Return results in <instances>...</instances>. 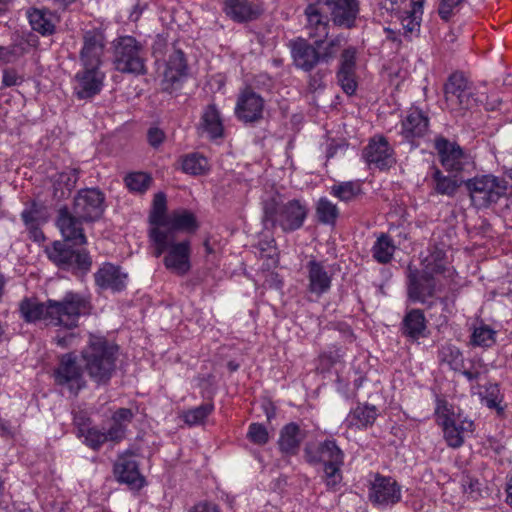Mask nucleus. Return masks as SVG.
Masks as SVG:
<instances>
[{
	"mask_svg": "<svg viewBox=\"0 0 512 512\" xmlns=\"http://www.w3.org/2000/svg\"><path fill=\"white\" fill-rule=\"evenodd\" d=\"M89 301L81 294L67 292L62 299H48L46 302H38L35 299L21 301L19 311L27 322L42 320L46 325L63 327L67 330L78 326L82 315L88 314Z\"/></svg>",
	"mask_w": 512,
	"mask_h": 512,
	"instance_id": "nucleus-1",
	"label": "nucleus"
},
{
	"mask_svg": "<svg viewBox=\"0 0 512 512\" xmlns=\"http://www.w3.org/2000/svg\"><path fill=\"white\" fill-rule=\"evenodd\" d=\"M117 346L105 338L89 336L87 345L81 351L84 371L97 384H106L111 379L117 359Z\"/></svg>",
	"mask_w": 512,
	"mask_h": 512,
	"instance_id": "nucleus-2",
	"label": "nucleus"
},
{
	"mask_svg": "<svg viewBox=\"0 0 512 512\" xmlns=\"http://www.w3.org/2000/svg\"><path fill=\"white\" fill-rule=\"evenodd\" d=\"M263 221L265 225H279L284 232L299 229L307 216V209L298 200L283 204L282 196L277 192L263 198Z\"/></svg>",
	"mask_w": 512,
	"mask_h": 512,
	"instance_id": "nucleus-3",
	"label": "nucleus"
},
{
	"mask_svg": "<svg viewBox=\"0 0 512 512\" xmlns=\"http://www.w3.org/2000/svg\"><path fill=\"white\" fill-rule=\"evenodd\" d=\"M150 238L154 244L155 257H159L164 251V265L167 269L183 275L190 269V242H175L173 232L165 227H153L150 230Z\"/></svg>",
	"mask_w": 512,
	"mask_h": 512,
	"instance_id": "nucleus-4",
	"label": "nucleus"
},
{
	"mask_svg": "<svg viewBox=\"0 0 512 512\" xmlns=\"http://www.w3.org/2000/svg\"><path fill=\"white\" fill-rule=\"evenodd\" d=\"M304 452L309 463L324 464L326 486L336 490L342 481L341 467L344 463V454L335 441L326 440L318 445H307Z\"/></svg>",
	"mask_w": 512,
	"mask_h": 512,
	"instance_id": "nucleus-5",
	"label": "nucleus"
},
{
	"mask_svg": "<svg viewBox=\"0 0 512 512\" xmlns=\"http://www.w3.org/2000/svg\"><path fill=\"white\" fill-rule=\"evenodd\" d=\"M422 274L417 269L408 266V295L414 301L424 303L427 297L433 296L436 291V282L433 274L443 273L445 270L443 253L437 251L427 257L424 262Z\"/></svg>",
	"mask_w": 512,
	"mask_h": 512,
	"instance_id": "nucleus-6",
	"label": "nucleus"
},
{
	"mask_svg": "<svg viewBox=\"0 0 512 512\" xmlns=\"http://www.w3.org/2000/svg\"><path fill=\"white\" fill-rule=\"evenodd\" d=\"M113 65L121 73H146L144 46L132 36H121L113 41Z\"/></svg>",
	"mask_w": 512,
	"mask_h": 512,
	"instance_id": "nucleus-7",
	"label": "nucleus"
},
{
	"mask_svg": "<svg viewBox=\"0 0 512 512\" xmlns=\"http://www.w3.org/2000/svg\"><path fill=\"white\" fill-rule=\"evenodd\" d=\"M472 204L487 208L507 194V181L493 174L479 175L465 181Z\"/></svg>",
	"mask_w": 512,
	"mask_h": 512,
	"instance_id": "nucleus-8",
	"label": "nucleus"
},
{
	"mask_svg": "<svg viewBox=\"0 0 512 512\" xmlns=\"http://www.w3.org/2000/svg\"><path fill=\"white\" fill-rule=\"evenodd\" d=\"M435 413L448 446L451 448L462 446L465 437L473 432V421L462 418L461 415H455L446 401H438Z\"/></svg>",
	"mask_w": 512,
	"mask_h": 512,
	"instance_id": "nucleus-9",
	"label": "nucleus"
},
{
	"mask_svg": "<svg viewBox=\"0 0 512 512\" xmlns=\"http://www.w3.org/2000/svg\"><path fill=\"white\" fill-rule=\"evenodd\" d=\"M72 210L85 223L95 222L105 210V195L98 188H85L74 197Z\"/></svg>",
	"mask_w": 512,
	"mask_h": 512,
	"instance_id": "nucleus-10",
	"label": "nucleus"
},
{
	"mask_svg": "<svg viewBox=\"0 0 512 512\" xmlns=\"http://www.w3.org/2000/svg\"><path fill=\"white\" fill-rule=\"evenodd\" d=\"M67 242H54L52 247L47 249L49 259L63 269L88 271L91 266L89 255L84 250L71 248Z\"/></svg>",
	"mask_w": 512,
	"mask_h": 512,
	"instance_id": "nucleus-11",
	"label": "nucleus"
},
{
	"mask_svg": "<svg viewBox=\"0 0 512 512\" xmlns=\"http://www.w3.org/2000/svg\"><path fill=\"white\" fill-rule=\"evenodd\" d=\"M472 89L461 73H453L444 85L446 107L450 111H461L472 106Z\"/></svg>",
	"mask_w": 512,
	"mask_h": 512,
	"instance_id": "nucleus-12",
	"label": "nucleus"
},
{
	"mask_svg": "<svg viewBox=\"0 0 512 512\" xmlns=\"http://www.w3.org/2000/svg\"><path fill=\"white\" fill-rule=\"evenodd\" d=\"M104 80L101 66H81L72 79L74 95L78 99H90L100 93Z\"/></svg>",
	"mask_w": 512,
	"mask_h": 512,
	"instance_id": "nucleus-13",
	"label": "nucleus"
},
{
	"mask_svg": "<svg viewBox=\"0 0 512 512\" xmlns=\"http://www.w3.org/2000/svg\"><path fill=\"white\" fill-rule=\"evenodd\" d=\"M82 47L79 51L81 66H102L106 49V37L98 28L85 30L82 33Z\"/></svg>",
	"mask_w": 512,
	"mask_h": 512,
	"instance_id": "nucleus-14",
	"label": "nucleus"
},
{
	"mask_svg": "<svg viewBox=\"0 0 512 512\" xmlns=\"http://www.w3.org/2000/svg\"><path fill=\"white\" fill-rule=\"evenodd\" d=\"M83 370L84 368L76 362V357L73 354H65L61 357L54 372L55 381L76 395L86 385Z\"/></svg>",
	"mask_w": 512,
	"mask_h": 512,
	"instance_id": "nucleus-15",
	"label": "nucleus"
},
{
	"mask_svg": "<svg viewBox=\"0 0 512 512\" xmlns=\"http://www.w3.org/2000/svg\"><path fill=\"white\" fill-rule=\"evenodd\" d=\"M434 146L445 170L459 173L472 165L469 154L464 152L455 142H450L443 137H438L435 139Z\"/></svg>",
	"mask_w": 512,
	"mask_h": 512,
	"instance_id": "nucleus-16",
	"label": "nucleus"
},
{
	"mask_svg": "<svg viewBox=\"0 0 512 512\" xmlns=\"http://www.w3.org/2000/svg\"><path fill=\"white\" fill-rule=\"evenodd\" d=\"M369 499L377 507H391L401 500V487L391 477L376 475L371 483Z\"/></svg>",
	"mask_w": 512,
	"mask_h": 512,
	"instance_id": "nucleus-17",
	"label": "nucleus"
},
{
	"mask_svg": "<svg viewBox=\"0 0 512 512\" xmlns=\"http://www.w3.org/2000/svg\"><path fill=\"white\" fill-rule=\"evenodd\" d=\"M326 8L324 0H316L306 6L304 10L305 29L310 38H326L328 36L331 19L327 15Z\"/></svg>",
	"mask_w": 512,
	"mask_h": 512,
	"instance_id": "nucleus-18",
	"label": "nucleus"
},
{
	"mask_svg": "<svg viewBox=\"0 0 512 512\" xmlns=\"http://www.w3.org/2000/svg\"><path fill=\"white\" fill-rule=\"evenodd\" d=\"M330 12L332 23L344 29H352L360 12L358 0H324Z\"/></svg>",
	"mask_w": 512,
	"mask_h": 512,
	"instance_id": "nucleus-19",
	"label": "nucleus"
},
{
	"mask_svg": "<svg viewBox=\"0 0 512 512\" xmlns=\"http://www.w3.org/2000/svg\"><path fill=\"white\" fill-rule=\"evenodd\" d=\"M84 222L73 210L69 211L66 207L59 210L57 226L65 241L73 242L75 245L86 244L87 240L82 228Z\"/></svg>",
	"mask_w": 512,
	"mask_h": 512,
	"instance_id": "nucleus-20",
	"label": "nucleus"
},
{
	"mask_svg": "<svg viewBox=\"0 0 512 512\" xmlns=\"http://www.w3.org/2000/svg\"><path fill=\"white\" fill-rule=\"evenodd\" d=\"M363 157L370 166L380 170L394 163L392 149L384 137L373 138L363 151Z\"/></svg>",
	"mask_w": 512,
	"mask_h": 512,
	"instance_id": "nucleus-21",
	"label": "nucleus"
},
{
	"mask_svg": "<svg viewBox=\"0 0 512 512\" xmlns=\"http://www.w3.org/2000/svg\"><path fill=\"white\" fill-rule=\"evenodd\" d=\"M264 101L255 92L245 90L238 98L235 112L244 122H254L262 117Z\"/></svg>",
	"mask_w": 512,
	"mask_h": 512,
	"instance_id": "nucleus-22",
	"label": "nucleus"
},
{
	"mask_svg": "<svg viewBox=\"0 0 512 512\" xmlns=\"http://www.w3.org/2000/svg\"><path fill=\"white\" fill-rule=\"evenodd\" d=\"M291 54L295 66L306 72L320 63L315 43L310 44L305 39H297L291 44Z\"/></svg>",
	"mask_w": 512,
	"mask_h": 512,
	"instance_id": "nucleus-23",
	"label": "nucleus"
},
{
	"mask_svg": "<svg viewBox=\"0 0 512 512\" xmlns=\"http://www.w3.org/2000/svg\"><path fill=\"white\" fill-rule=\"evenodd\" d=\"M79 434L85 438L84 442L90 448L97 450L106 442H120L123 439V432L120 426H110L108 429L100 430L96 427L80 428Z\"/></svg>",
	"mask_w": 512,
	"mask_h": 512,
	"instance_id": "nucleus-24",
	"label": "nucleus"
},
{
	"mask_svg": "<svg viewBox=\"0 0 512 512\" xmlns=\"http://www.w3.org/2000/svg\"><path fill=\"white\" fill-rule=\"evenodd\" d=\"M127 274L120 267L104 264L95 274L96 284L103 289L121 291L126 286Z\"/></svg>",
	"mask_w": 512,
	"mask_h": 512,
	"instance_id": "nucleus-25",
	"label": "nucleus"
},
{
	"mask_svg": "<svg viewBox=\"0 0 512 512\" xmlns=\"http://www.w3.org/2000/svg\"><path fill=\"white\" fill-rule=\"evenodd\" d=\"M308 289L311 293L321 295L331 287V275L323 262L310 260L307 264Z\"/></svg>",
	"mask_w": 512,
	"mask_h": 512,
	"instance_id": "nucleus-26",
	"label": "nucleus"
},
{
	"mask_svg": "<svg viewBox=\"0 0 512 512\" xmlns=\"http://www.w3.org/2000/svg\"><path fill=\"white\" fill-rule=\"evenodd\" d=\"M27 17L32 29L42 36L53 35L59 22V17L48 9L32 8L27 11Z\"/></svg>",
	"mask_w": 512,
	"mask_h": 512,
	"instance_id": "nucleus-27",
	"label": "nucleus"
},
{
	"mask_svg": "<svg viewBox=\"0 0 512 512\" xmlns=\"http://www.w3.org/2000/svg\"><path fill=\"white\" fill-rule=\"evenodd\" d=\"M305 436V432L300 429L299 425L294 422L288 423L279 434L278 445L280 451L286 455L297 454Z\"/></svg>",
	"mask_w": 512,
	"mask_h": 512,
	"instance_id": "nucleus-28",
	"label": "nucleus"
},
{
	"mask_svg": "<svg viewBox=\"0 0 512 512\" xmlns=\"http://www.w3.org/2000/svg\"><path fill=\"white\" fill-rule=\"evenodd\" d=\"M429 120L422 111L411 109L402 121V135L411 141L423 137L428 132Z\"/></svg>",
	"mask_w": 512,
	"mask_h": 512,
	"instance_id": "nucleus-29",
	"label": "nucleus"
},
{
	"mask_svg": "<svg viewBox=\"0 0 512 512\" xmlns=\"http://www.w3.org/2000/svg\"><path fill=\"white\" fill-rule=\"evenodd\" d=\"M422 8L423 0H411L410 8L399 16L405 37L411 38L418 35L420 31Z\"/></svg>",
	"mask_w": 512,
	"mask_h": 512,
	"instance_id": "nucleus-30",
	"label": "nucleus"
},
{
	"mask_svg": "<svg viewBox=\"0 0 512 512\" xmlns=\"http://www.w3.org/2000/svg\"><path fill=\"white\" fill-rule=\"evenodd\" d=\"M187 65L184 54L180 50H175L170 56L163 73L165 89L170 88L181 80L186 74Z\"/></svg>",
	"mask_w": 512,
	"mask_h": 512,
	"instance_id": "nucleus-31",
	"label": "nucleus"
},
{
	"mask_svg": "<svg viewBox=\"0 0 512 512\" xmlns=\"http://www.w3.org/2000/svg\"><path fill=\"white\" fill-rule=\"evenodd\" d=\"M426 328L425 316L419 309L409 311L402 322V333L411 340L425 337Z\"/></svg>",
	"mask_w": 512,
	"mask_h": 512,
	"instance_id": "nucleus-32",
	"label": "nucleus"
},
{
	"mask_svg": "<svg viewBox=\"0 0 512 512\" xmlns=\"http://www.w3.org/2000/svg\"><path fill=\"white\" fill-rule=\"evenodd\" d=\"M346 42L347 39L343 34H338L327 41L323 40V38L315 40L314 43L317 48L320 62L330 63L334 60Z\"/></svg>",
	"mask_w": 512,
	"mask_h": 512,
	"instance_id": "nucleus-33",
	"label": "nucleus"
},
{
	"mask_svg": "<svg viewBox=\"0 0 512 512\" xmlns=\"http://www.w3.org/2000/svg\"><path fill=\"white\" fill-rule=\"evenodd\" d=\"M223 129L219 111L215 105H208L202 114L200 130L207 133L210 138H218L223 135Z\"/></svg>",
	"mask_w": 512,
	"mask_h": 512,
	"instance_id": "nucleus-34",
	"label": "nucleus"
},
{
	"mask_svg": "<svg viewBox=\"0 0 512 512\" xmlns=\"http://www.w3.org/2000/svg\"><path fill=\"white\" fill-rule=\"evenodd\" d=\"M114 471L120 482L127 483L135 487L141 486L142 479L134 460L120 458L115 464Z\"/></svg>",
	"mask_w": 512,
	"mask_h": 512,
	"instance_id": "nucleus-35",
	"label": "nucleus"
},
{
	"mask_svg": "<svg viewBox=\"0 0 512 512\" xmlns=\"http://www.w3.org/2000/svg\"><path fill=\"white\" fill-rule=\"evenodd\" d=\"M164 223L159 227H165L167 230L172 231L174 237L176 231H193L197 227L195 217L186 210L173 212L167 216Z\"/></svg>",
	"mask_w": 512,
	"mask_h": 512,
	"instance_id": "nucleus-36",
	"label": "nucleus"
},
{
	"mask_svg": "<svg viewBox=\"0 0 512 512\" xmlns=\"http://www.w3.org/2000/svg\"><path fill=\"white\" fill-rule=\"evenodd\" d=\"M376 417L377 411L374 406H357L348 414L346 423L348 427L363 429L371 426L376 420Z\"/></svg>",
	"mask_w": 512,
	"mask_h": 512,
	"instance_id": "nucleus-37",
	"label": "nucleus"
},
{
	"mask_svg": "<svg viewBox=\"0 0 512 512\" xmlns=\"http://www.w3.org/2000/svg\"><path fill=\"white\" fill-rule=\"evenodd\" d=\"M224 11L236 22L249 21L255 17V12L248 0H226Z\"/></svg>",
	"mask_w": 512,
	"mask_h": 512,
	"instance_id": "nucleus-38",
	"label": "nucleus"
},
{
	"mask_svg": "<svg viewBox=\"0 0 512 512\" xmlns=\"http://www.w3.org/2000/svg\"><path fill=\"white\" fill-rule=\"evenodd\" d=\"M396 250L395 244L390 236L385 233H381L372 247L373 258L381 263H389Z\"/></svg>",
	"mask_w": 512,
	"mask_h": 512,
	"instance_id": "nucleus-39",
	"label": "nucleus"
},
{
	"mask_svg": "<svg viewBox=\"0 0 512 512\" xmlns=\"http://www.w3.org/2000/svg\"><path fill=\"white\" fill-rule=\"evenodd\" d=\"M433 190L436 194L453 197L460 183L458 180L444 175L439 169L435 168L432 174Z\"/></svg>",
	"mask_w": 512,
	"mask_h": 512,
	"instance_id": "nucleus-40",
	"label": "nucleus"
},
{
	"mask_svg": "<svg viewBox=\"0 0 512 512\" xmlns=\"http://www.w3.org/2000/svg\"><path fill=\"white\" fill-rule=\"evenodd\" d=\"M78 181V172L76 169H70L58 174L54 183V195L58 198L66 197L75 187Z\"/></svg>",
	"mask_w": 512,
	"mask_h": 512,
	"instance_id": "nucleus-41",
	"label": "nucleus"
},
{
	"mask_svg": "<svg viewBox=\"0 0 512 512\" xmlns=\"http://www.w3.org/2000/svg\"><path fill=\"white\" fill-rule=\"evenodd\" d=\"M25 225H40L48 218V211L44 204L32 201L27 204L21 213Z\"/></svg>",
	"mask_w": 512,
	"mask_h": 512,
	"instance_id": "nucleus-42",
	"label": "nucleus"
},
{
	"mask_svg": "<svg viewBox=\"0 0 512 512\" xmlns=\"http://www.w3.org/2000/svg\"><path fill=\"white\" fill-rule=\"evenodd\" d=\"M182 169L187 174L202 175L209 170V163L204 156L192 153L183 158Z\"/></svg>",
	"mask_w": 512,
	"mask_h": 512,
	"instance_id": "nucleus-43",
	"label": "nucleus"
},
{
	"mask_svg": "<svg viewBox=\"0 0 512 512\" xmlns=\"http://www.w3.org/2000/svg\"><path fill=\"white\" fill-rule=\"evenodd\" d=\"M361 192V185L357 181H347L335 184L331 187L330 193L341 201H351Z\"/></svg>",
	"mask_w": 512,
	"mask_h": 512,
	"instance_id": "nucleus-44",
	"label": "nucleus"
},
{
	"mask_svg": "<svg viewBox=\"0 0 512 512\" xmlns=\"http://www.w3.org/2000/svg\"><path fill=\"white\" fill-rule=\"evenodd\" d=\"M318 220L324 224L333 225L338 217L337 206L327 198H320L316 206Z\"/></svg>",
	"mask_w": 512,
	"mask_h": 512,
	"instance_id": "nucleus-45",
	"label": "nucleus"
},
{
	"mask_svg": "<svg viewBox=\"0 0 512 512\" xmlns=\"http://www.w3.org/2000/svg\"><path fill=\"white\" fill-rule=\"evenodd\" d=\"M439 360L449 365L453 370H457L462 365V353L460 350L451 344H445L441 347L438 354Z\"/></svg>",
	"mask_w": 512,
	"mask_h": 512,
	"instance_id": "nucleus-46",
	"label": "nucleus"
},
{
	"mask_svg": "<svg viewBox=\"0 0 512 512\" xmlns=\"http://www.w3.org/2000/svg\"><path fill=\"white\" fill-rule=\"evenodd\" d=\"M214 406L211 403L202 404L184 413L183 418L189 426L199 425L211 414Z\"/></svg>",
	"mask_w": 512,
	"mask_h": 512,
	"instance_id": "nucleus-47",
	"label": "nucleus"
},
{
	"mask_svg": "<svg viewBox=\"0 0 512 512\" xmlns=\"http://www.w3.org/2000/svg\"><path fill=\"white\" fill-rule=\"evenodd\" d=\"M124 181L130 191L143 193L149 188L152 179L144 172H133L128 174Z\"/></svg>",
	"mask_w": 512,
	"mask_h": 512,
	"instance_id": "nucleus-48",
	"label": "nucleus"
},
{
	"mask_svg": "<svg viewBox=\"0 0 512 512\" xmlns=\"http://www.w3.org/2000/svg\"><path fill=\"white\" fill-rule=\"evenodd\" d=\"M495 341V331L486 325L476 327L471 336V344L474 346L490 347Z\"/></svg>",
	"mask_w": 512,
	"mask_h": 512,
	"instance_id": "nucleus-49",
	"label": "nucleus"
},
{
	"mask_svg": "<svg viewBox=\"0 0 512 512\" xmlns=\"http://www.w3.org/2000/svg\"><path fill=\"white\" fill-rule=\"evenodd\" d=\"M166 210V196L164 193L159 192L154 196L153 199V211L150 215L151 223L155 225V227H159L162 224H165V220L167 216H165Z\"/></svg>",
	"mask_w": 512,
	"mask_h": 512,
	"instance_id": "nucleus-50",
	"label": "nucleus"
},
{
	"mask_svg": "<svg viewBox=\"0 0 512 512\" xmlns=\"http://www.w3.org/2000/svg\"><path fill=\"white\" fill-rule=\"evenodd\" d=\"M248 439L257 445H265L269 441V434L264 425L259 423L250 424L247 432Z\"/></svg>",
	"mask_w": 512,
	"mask_h": 512,
	"instance_id": "nucleus-51",
	"label": "nucleus"
},
{
	"mask_svg": "<svg viewBox=\"0 0 512 512\" xmlns=\"http://www.w3.org/2000/svg\"><path fill=\"white\" fill-rule=\"evenodd\" d=\"M465 0H441L438 6V14L442 20L448 21L463 4Z\"/></svg>",
	"mask_w": 512,
	"mask_h": 512,
	"instance_id": "nucleus-52",
	"label": "nucleus"
},
{
	"mask_svg": "<svg viewBox=\"0 0 512 512\" xmlns=\"http://www.w3.org/2000/svg\"><path fill=\"white\" fill-rule=\"evenodd\" d=\"M338 83L342 87L343 91L352 95L356 91L357 83L355 80V71H338L337 73Z\"/></svg>",
	"mask_w": 512,
	"mask_h": 512,
	"instance_id": "nucleus-53",
	"label": "nucleus"
},
{
	"mask_svg": "<svg viewBox=\"0 0 512 512\" xmlns=\"http://www.w3.org/2000/svg\"><path fill=\"white\" fill-rule=\"evenodd\" d=\"M356 54L357 50L355 47L345 48L341 54L339 71H355Z\"/></svg>",
	"mask_w": 512,
	"mask_h": 512,
	"instance_id": "nucleus-54",
	"label": "nucleus"
},
{
	"mask_svg": "<svg viewBox=\"0 0 512 512\" xmlns=\"http://www.w3.org/2000/svg\"><path fill=\"white\" fill-rule=\"evenodd\" d=\"M133 418V413L130 409L120 408L118 409L112 417L113 423L111 426H120L123 432V438L125 437L126 427L129 422H131Z\"/></svg>",
	"mask_w": 512,
	"mask_h": 512,
	"instance_id": "nucleus-55",
	"label": "nucleus"
},
{
	"mask_svg": "<svg viewBox=\"0 0 512 512\" xmlns=\"http://www.w3.org/2000/svg\"><path fill=\"white\" fill-rule=\"evenodd\" d=\"M24 81L23 76L19 75L14 69H5L3 71L2 84L4 87L20 85Z\"/></svg>",
	"mask_w": 512,
	"mask_h": 512,
	"instance_id": "nucleus-56",
	"label": "nucleus"
},
{
	"mask_svg": "<svg viewBox=\"0 0 512 512\" xmlns=\"http://www.w3.org/2000/svg\"><path fill=\"white\" fill-rule=\"evenodd\" d=\"M462 487L466 494L470 497H476L480 491V483L476 479H472L470 477H465L462 480Z\"/></svg>",
	"mask_w": 512,
	"mask_h": 512,
	"instance_id": "nucleus-57",
	"label": "nucleus"
},
{
	"mask_svg": "<svg viewBox=\"0 0 512 512\" xmlns=\"http://www.w3.org/2000/svg\"><path fill=\"white\" fill-rule=\"evenodd\" d=\"M164 139V133L158 128H150L148 131V141L151 146H159Z\"/></svg>",
	"mask_w": 512,
	"mask_h": 512,
	"instance_id": "nucleus-58",
	"label": "nucleus"
},
{
	"mask_svg": "<svg viewBox=\"0 0 512 512\" xmlns=\"http://www.w3.org/2000/svg\"><path fill=\"white\" fill-rule=\"evenodd\" d=\"M323 78H324V72L317 71L315 74L310 76L309 87L314 91L324 87Z\"/></svg>",
	"mask_w": 512,
	"mask_h": 512,
	"instance_id": "nucleus-59",
	"label": "nucleus"
},
{
	"mask_svg": "<svg viewBox=\"0 0 512 512\" xmlns=\"http://www.w3.org/2000/svg\"><path fill=\"white\" fill-rule=\"evenodd\" d=\"M189 512H219V509L215 504L201 502L193 506Z\"/></svg>",
	"mask_w": 512,
	"mask_h": 512,
	"instance_id": "nucleus-60",
	"label": "nucleus"
},
{
	"mask_svg": "<svg viewBox=\"0 0 512 512\" xmlns=\"http://www.w3.org/2000/svg\"><path fill=\"white\" fill-rule=\"evenodd\" d=\"M75 339H76L75 333H68L64 336L57 335L55 337V342L58 346H60L62 348H66V347L71 346Z\"/></svg>",
	"mask_w": 512,
	"mask_h": 512,
	"instance_id": "nucleus-61",
	"label": "nucleus"
},
{
	"mask_svg": "<svg viewBox=\"0 0 512 512\" xmlns=\"http://www.w3.org/2000/svg\"><path fill=\"white\" fill-rule=\"evenodd\" d=\"M30 230L31 238L34 241L40 242L44 240L43 232L38 228L39 225H26Z\"/></svg>",
	"mask_w": 512,
	"mask_h": 512,
	"instance_id": "nucleus-62",
	"label": "nucleus"
},
{
	"mask_svg": "<svg viewBox=\"0 0 512 512\" xmlns=\"http://www.w3.org/2000/svg\"><path fill=\"white\" fill-rule=\"evenodd\" d=\"M486 404L489 408L501 409L500 404L502 402V397L496 395L495 397H485Z\"/></svg>",
	"mask_w": 512,
	"mask_h": 512,
	"instance_id": "nucleus-63",
	"label": "nucleus"
},
{
	"mask_svg": "<svg viewBox=\"0 0 512 512\" xmlns=\"http://www.w3.org/2000/svg\"><path fill=\"white\" fill-rule=\"evenodd\" d=\"M381 8L393 12L398 8V0H383L380 2Z\"/></svg>",
	"mask_w": 512,
	"mask_h": 512,
	"instance_id": "nucleus-64",
	"label": "nucleus"
}]
</instances>
